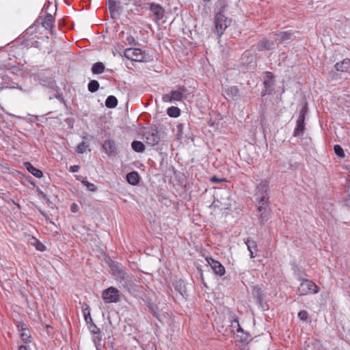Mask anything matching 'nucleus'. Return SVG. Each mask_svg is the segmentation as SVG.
<instances>
[{"label": "nucleus", "mask_w": 350, "mask_h": 350, "mask_svg": "<svg viewBox=\"0 0 350 350\" xmlns=\"http://www.w3.org/2000/svg\"><path fill=\"white\" fill-rule=\"evenodd\" d=\"M122 33V42L125 45H138L137 41L135 40V38L129 33Z\"/></svg>", "instance_id": "obj_27"}, {"label": "nucleus", "mask_w": 350, "mask_h": 350, "mask_svg": "<svg viewBox=\"0 0 350 350\" xmlns=\"http://www.w3.org/2000/svg\"><path fill=\"white\" fill-rule=\"evenodd\" d=\"M124 55L129 59L135 62L145 61L146 54L139 48H128L124 51Z\"/></svg>", "instance_id": "obj_8"}, {"label": "nucleus", "mask_w": 350, "mask_h": 350, "mask_svg": "<svg viewBox=\"0 0 350 350\" xmlns=\"http://www.w3.org/2000/svg\"><path fill=\"white\" fill-rule=\"evenodd\" d=\"M118 99L114 96H109L105 100V106L107 108L112 109L117 106Z\"/></svg>", "instance_id": "obj_30"}, {"label": "nucleus", "mask_w": 350, "mask_h": 350, "mask_svg": "<svg viewBox=\"0 0 350 350\" xmlns=\"http://www.w3.org/2000/svg\"><path fill=\"white\" fill-rule=\"evenodd\" d=\"M39 211L43 216L46 217V215L43 211H42L41 210H40Z\"/></svg>", "instance_id": "obj_55"}, {"label": "nucleus", "mask_w": 350, "mask_h": 350, "mask_svg": "<svg viewBox=\"0 0 350 350\" xmlns=\"http://www.w3.org/2000/svg\"><path fill=\"white\" fill-rule=\"evenodd\" d=\"M264 88L261 92V96H265L267 94H272L274 92V79L273 75L271 72H266L265 76V80L263 81Z\"/></svg>", "instance_id": "obj_10"}, {"label": "nucleus", "mask_w": 350, "mask_h": 350, "mask_svg": "<svg viewBox=\"0 0 350 350\" xmlns=\"http://www.w3.org/2000/svg\"><path fill=\"white\" fill-rule=\"evenodd\" d=\"M248 55H249V53H247L246 52L244 53L243 55V57H242V60L243 61L245 57H248Z\"/></svg>", "instance_id": "obj_54"}, {"label": "nucleus", "mask_w": 350, "mask_h": 350, "mask_svg": "<svg viewBox=\"0 0 350 350\" xmlns=\"http://www.w3.org/2000/svg\"><path fill=\"white\" fill-rule=\"evenodd\" d=\"M145 142L147 144L153 146L160 141V136L157 129H151L144 133Z\"/></svg>", "instance_id": "obj_13"}, {"label": "nucleus", "mask_w": 350, "mask_h": 350, "mask_svg": "<svg viewBox=\"0 0 350 350\" xmlns=\"http://www.w3.org/2000/svg\"><path fill=\"white\" fill-rule=\"evenodd\" d=\"M334 68L337 72H347L350 68V59L346 58L340 62H337Z\"/></svg>", "instance_id": "obj_23"}, {"label": "nucleus", "mask_w": 350, "mask_h": 350, "mask_svg": "<svg viewBox=\"0 0 350 350\" xmlns=\"http://www.w3.org/2000/svg\"><path fill=\"white\" fill-rule=\"evenodd\" d=\"M167 113L170 117L177 118L180 114V110L177 107H170L167 109Z\"/></svg>", "instance_id": "obj_32"}, {"label": "nucleus", "mask_w": 350, "mask_h": 350, "mask_svg": "<svg viewBox=\"0 0 350 350\" xmlns=\"http://www.w3.org/2000/svg\"><path fill=\"white\" fill-rule=\"evenodd\" d=\"M206 261L216 275L219 276L225 275L226 269L219 261L212 258H206Z\"/></svg>", "instance_id": "obj_14"}, {"label": "nucleus", "mask_w": 350, "mask_h": 350, "mask_svg": "<svg viewBox=\"0 0 350 350\" xmlns=\"http://www.w3.org/2000/svg\"><path fill=\"white\" fill-rule=\"evenodd\" d=\"M183 127H184V124H181V123L178 124L177 126H176V128H177L176 136H177L178 139L181 138L182 136H183Z\"/></svg>", "instance_id": "obj_47"}, {"label": "nucleus", "mask_w": 350, "mask_h": 350, "mask_svg": "<svg viewBox=\"0 0 350 350\" xmlns=\"http://www.w3.org/2000/svg\"><path fill=\"white\" fill-rule=\"evenodd\" d=\"M276 44L269 39H262L260 40L257 45L259 51H269L275 49Z\"/></svg>", "instance_id": "obj_19"}, {"label": "nucleus", "mask_w": 350, "mask_h": 350, "mask_svg": "<svg viewBox=\"0 0 350 350\" xmlns=\"http://www.w3.org/2000/svg\"><path fill=\"white\" fill-rule=\"evenodd\" d=\"M20 336L21 340L25 342L29 343L31 342V336L29 334V330L28 329V332H22L20 333Z\"/></svg>", "instance_id": "obj_42"}, {"label": "nucleus", "mask_w": 350, "mask_h": 350, "mask_svg": "<svg viewBox=\"0 0 350 350\" xmlns=\"http://www.w3.org/2000/svg\"><path fill=\"white\" fill-rule=\"evenodd\" d=\"M253 294L256 302L261 307V308L263 310H268L269 307L266 301H265L262 291L260 288L256 287L254 289Z\"/></svg>", "instance_id": "obj_15"}, {"label": "nucleus", "mask_w": 350, "mask_h": 350, "mask_svg": "<svg viewBox=\"0 0 350 350\" xmlns=\"http://www.w3.org/2000/svg\"><path fill=\"white\" fill-rule=\"evenodd\" d=\"M103 299L105 303H117L120 300L119 291L111 286L103 292Z\"/></svg>", "instance_id": "obj_11"}, {"label": "nucleus", "mask_w": 350, "mask_h": 350, "mask_svg": "<svg viewBox=\"0 0 350 350\" xmlns=\"http://www.w3.org/2000/svg\"><path fill=\"white\" fill-rule=\"evenodd\" d=\"M92 340H93V342H94V343L95 345V347H96V349L97 350H100L101 341H102L101 334H93Z\"/></svg>", "instance_id": "obj_36"}, {"label": "nucleus", "mask_w": 350, "mask_h": 350, "mask_svg": "<svg viewBox=\"0 0 350 350\" xmlns=\"http://www.w3.org/2000/svg\"><path fill=\"white\" fill-rule=\"evenodd\" d=\"M257 211L259 214L258 222L261 226H263L271 217V209L269 203L265 205L258 204Z\"/></svg>", "instance_id": "obj_12"}, {"label": "nucleus", "mask_w": 350, "mask_h": 350, "mask_svg": "<svg viewBox=\"0 0 350 350\" xmlns=\"http://www.w3.org/2000/svg\"><path fill=\"white\" fill-rule=\"evenodd\" d=\"M213 181H216L217 182L218 180L216 178V177H213V179H212Z\"/></svg>", "instance_id": "obj_57"}, {"label": "nucleus", "mask_w": 350, "mask_h": 350, "mask_svg": "<svg viewBox=\"0 0 350 350\" xmlns=\"http://www.w3.org/2000/svg\"><path fill=\"white\" fill-rule=\"evenodd\" d=\"M108 8L109 12H118L120 7L117 5L116 0H109Z\"/></svg>", "instance_id": "obj_37"}, {"label": "nucleus", "mask_w": 350, "mask_h": 350, "mask_svg": "<svg viewBox=\"0 0 350 350\" xmlns=\"http://www.w3.org/2000/svg\"><path fill=\"white\" fill-rule=\"evenodd\" d=\"M150 10L154 15V19L159 21L163 18L164 16V9L159 5L155 3H150Z\"/></svg>", "instance_id": "obj_17"}, {"label": "nucleus", "mask_w": 350, "mask_h": 350, "mask_svg": "<svg viewBox=\"0 0 350 350\" xmlns=\"http://www.w3.org/2000/svg\"><path fill=\"white\" fill-rule=\"evenodd\" d=\"M83 312L84 319H85L87 325L93 322V320L91 317L90 311L88 307H87L85 309H83Z\"/></svg>", "instance_id": "obj_40"}, {"label": "nucleus", "mask_w": 350, "mask_h": 350, "mask_svg": "<svg viewBox=\"0 0 350 350\" xmlns=\"http://www.w3.org/2000/svg\"><path fill=\"white\" fill-rule=\"evenodd\" d=\"M109 13H110L111 17L112 18H115L116 16V14H118V12H109Z\"/></svg>", "instance_id": "obj_52"}, {"label": "nucleus", "mask_w": 350, "mask_h": 350, "mask_svg": "<svg viewBox=\"0 0 350 350\" xmlns=\"http://www.w3.org/2000/svg\"><path fill=\"white\" fill-rule=\"evenodd\" d=\"M232 202L230 191L227 189L220 188L215 192L214 200L211 207L228 210L232 206Z\"/></svg>", "instance_id": "obj_1"}, {"label": "nucleus", "mask_w": 350, "mask_h": 350, "mask_svg": "<svg viewBox=\"0 0 350 350\" xmlns=\"http://www.w3.org/2000/svg\"><path fill=\"white\" fill-rule=\"evenodd\" d=\"M24 165L27 170L34 176H36V178L42 177V172L40 170L36 168L31 163L25 162Z\"/></svg>", "instance_id": "obj_24"}, {"label": "nucleus", "mask_w": 350, "mask_h": 350, "mask_svg": "<svg viewBox=\"0 0 350 350\" xmlns=\"http://www.w3.org/2000/svg\"><path fill=\"white\" fill-rule=\"evenodd\" d=\"M70 211L72 213H77L79 211V206L76 203L73 202L70 205Z\"/></svg>", "instance_id": "obj_49"}, {"label": "nucleus", "mask_w": 350, "mask_h": 350, "mask_svg": "<svg viewBox=\"0 0 350 350\" xmlns=\"http://www.w3.org/2000/svg\"><path fill=\"white\" fill-rule=\"evenodd\" d=\"M18 350H27V347H26V346H25V345H21V346L18 347Z\"/></svg>", "instance_id": "obj_53"}, {"label": "nucleus", "mask_w": 350, "mask_h": 350, "mask_svg": "<svg viewBox=\"0 0 350 350\" xmlns=\"http://www.w3.org/2000/svg\"><path fill=\"white\" fill-rule=\"evenodd\" d=\"M99 87V83L96 80H91L88 85V91L92 93L96 92Z\"/></svg>", "instance_id": "obj_34"}, {"label": "nucleus", "mask_w": 350, "mask_h": 350, "mask_svg": "<svg viewBox=\"0 0 350 350\" xmlns=\"http://www.w3.org/2000/svg\"><path fill=\"white\" fill-rule=\"evenodd\" d=\"M187 92L185 86H180L177 90H172L168 94H164L162 100L165 103H173L182 101L185 98V94Z\"/></svg>", "instance_id": "obj_5"}, {"label": "nucleus", "mask_w": 350, "mask_h": 350, "mask_svg": "<svg viewBox=\"0 0 350 350\" xmlns=\"http://www.w3.org/2000/svg\"><path fill=\"white\" fill-rule=\"evenodd\" d=\"M18 331L21 333L22 332H28V326L23 322H18L16 325Z\"/></svg>", "instance_id": "obj_43"}, {"label": "nucleus", "mask_w": 350, "mask_h": 350, "mask_svg": "<svg viewBox=\"0 0 350 350\" xmlns=\"http://www.w3.org/2000/svg\"><path fill=\"white\" fill-rule=\"evenodd\" d=\"M82 183L90 191H95L96 190V187L93 183H91L88 180H83Z\"/></svg>", "instance_id": "obj_44"}, {"label": "nucleus", "mask_w": 350, "mask_h": 350, "mask_svg": "<svg viewBox=\"0 0 350 350\" xmlns=\"http://www.w3.org/2000/svg\"><path fill=\"white\" fill-rule=\"evenodd\" d=\"M80 167L79 165H72L70 167V172H77L79 170Z\"/></svg>", "instance_id": "obj_50"}, {"label": "nucleus", "mask_w": 350, "mask_h": 350, "mask_svg": "<svg viewBox=\"0 0 350 350\" xmlns=\"http://www.w3.org/2000/svg\"><path fill=\"white\" fill-rule=\"evenodd\" d=\"M36 77L40 85L51 89H55L56 83L51 77L50 72H40L36 75Z\"/></svg>", "instance_id": "obj_9"}, {"label": "nucleus", "mask_w": 350, "mask_h": 350, "mask_svg": "<svg viewBox=\"0 0 350 350\" xmlns=\"http://www.w3.org/2000/svg\"><path fill=\"white\" fill-rule=\"evenodd\" d=\"M334 150L335 154L340 158L345 157V152L341 146L336 144L334 146Z\"/></svg>", "instance_id": "obj_41"}, {"label": "nucleus", "mask_w": 350, "mask_h": 350, "mask_svg": "<svg viewBox=\"0 0 350 350\" xmlns=\"http://www.w3.org/2000/svg\"><path fill=\"white\" fill-rule=\"evenodd\" d=\"M308 104H303L296 121V125L293 131V136L295 137H302L306 131V116L308 113Z\"/></svg>", "instance_id": "obj_3"}, {"label": "nucleus", "mask_w": 350, "mask_h": 350, "mask_svg": "<svg viewBox=\"0 0 350 350\" xmlns=\"http://www.w3.org/2000/svg\"><path fill=\"white\" fill-rule=\"evenodd\" d=\"M116 280L120 284V287L123 288L130 294L136 291L137 285L134 282L133 276L132 274L128 273L126 270L119 273V275L116 278Z\"/></svg>", "instance_id": "obj_2"}, {"label": "nucleus", "mask_w": 350, "mask_h": 350, "mask_svg": "<svg viewBox=\"0 0 350 350\" xmlns=\"http://www.w3.org/2000/svg\"><path fill=\"white\" fill-rule=\"evenodd\" d=\"M298 317L303 321H306L308 319V313L306 310H301L298 312Z\"/></svg>", "instance_id": "obj_45"}, {"label": "nucleus", "mask_w": 350, "mask_h": 350, "mask_svg": "<svg viewBox=\"0 0 350 350\" xmlns=\"http://www.w3.org/2000/svg\"><path fill=\"white\" fill-rule=\"evenodd\" d=\"M90 144L84 141L78 144L76 148V152L79 154H83L88 149Z\"/></svg>", "instance_id": "obj_35"}, {"label": "nucleus", "mask_w": 350, "mask_h": 350, "mask_svg": "<svg viewBox=\"0 0 350 350\" xmlns=\"http://www.w3.org/2000/svg\"><path fill=\"white\" fill-rule=\"evenodd\" d=\"M215 26L216 32L219 37H221L226 28L230 25L231 21L221 12H217L215 15Z\"/></svg>", "instance_id": "obj_6"}, {"label": "nucleus", "mask_w": 350, "mask_h": 350, "mask_svg": "<svg viewBox=\"0 0 350 350\" xmlns=\"http://www.w3.org/2000/svg\"><path fill=\"white\" fill-rule=\"evenodd\" d=\"M174 287L184 298L188 296L186 285L183 280H176L174 282Z\"/></svg>", "instance_id": "obj_22"}, {"label": "nucleus", "mask_w": 350, "mask_h": 350, "mask_svg": "<svg viewBox=\"0 0 350 350\" xmlns=\"http://www.w3.org/2000/svg\"><path fill=\"white\" fill-rule=\"evenodd\" d=\"M204 1H206V2H208L210 1L211 0H203Z\"/></svg>", "instance_id": "obj_58"}, {"label": "nucleus", "mask_w": 350, "mask_h": 350, "mask_svg": "<svg viewBox=\"0 0 350 350\" xmlns=\"http://www.w3.org/2000/svg\"><path fill=\"white\" fill-rule=\"evenodd\" d=\"M3 89V87L2 85V83H0V92Z\"/></svg>", "instance_id": "obj_56"}, {"label": "nucleus", "mask_w": 350, "mask_h": 350, "mask_svg": "<svg viewBox=\"0 0 350 350\" xmlns=\"http://www.w3.org/2000/svg\"><path fill=\"white\" fill-rule=\"evenodd\" d=\"M319 291V287L312 280L303 279L300 286L297 289L299 295H306L308 294H316Z\"/></svg>", "instance_id": "obj_7"}, {"label": "nucleus", "mask_w": 350, "mask_h": 350, "mask_svg": "<svg viewBox=\"0 0 350 350\" xmlns=\"http://www.w3.org/2000/svg\"><path fill=\"white\" fill-rule=\"evenodd\" d=\"M151 310L152 312V314L154 317H157L156 310H154V307L152 306L151 308Z\"/></svg>", "instance_id": "obj_51"}, {"label": "nucleus", "mask_w": 350, "mask_h": 350, "mask_svg": "<svg viewBox=\"0 0 350 350\" xmlns=\"http://www.w3.org/2000/svg\"><path fill=\"white\" fill-rule=\"evenodd\" d=\"M114 339L112 337L109 336L107 340L105 342L104 346L107 350H114Z\"/></svg>", "instance_id": "obj_38"}, {"label": "nucleus", "mask_w": 350, "mask_h": 350, "mask_svg": "<svg viewBox=\"0 0 350 350\" xmlns=\"http://www.w3.org/2000/svg\"><path fill=\"white\" fill-rule=\"evenodd\" d=\"M234 334L237 340L241 342H246L250 340V334L247 332H245L242 327L241 329L236 330Z\"/></svg>", "instance_id": "obj_25"}, {"label": "nucleus", "mask_w": 350, "mask_h": 350, "mask_svg": "<svg viewBox=\"0 0 350 350\" xmlns=\"http://www.w3.org/2000/svg\"><path fill=\"white\" fill-rule=\"evenodd\" d=\"M105 152L109 157H113L117 154V148L116 144L111 139H107L103 144Z\"/></svg>", "instance_id": "obj_16"}, {"label": "nucleus", "mask_w": 350, "mask_h": 350, "mask_svg": "<svg viewBox=\"0 0 350 350\" xmlns=\"http://www.w3.org/2000/svg\"><path fill=\"white\" fill-rule=\"evenodd\" d=\"M254 198L258 204L265 205L269 203V183L267 180L261 181L257 185Z\"/></svg>", "instance_id": "obj_4"}, {"label": "nucleus", "mask_w": 350, "mask_h": 350, "mask_svg": "<svg viewBox=\"0 0 350 350\" xmlns=\"http://www.w3.org/2000/svg\"><path fill=\"white\" fill-rule=\"evenodd\" d=\"M244 242L246 244L247 250L250 252V258H254L255 257L254 254H256V252L258 251L257 244L256 241L248 237L246 239H244Z\"/></svg>", "instance_id": "obj_21"}, {"label": "nucleus", "mask_w": 350, "mask_h": 350, "mask_svg": "<svg viewBox=\"0 0 350 350\" xmlns=\"http://www.w3.org/2000/svg\"><path fill=\"white\" fill-rule=\"evenodd\" d=\"M32 28H33V26L30 27L28 29V30H30V29H32Z\"/></svg>", "instance_id": "obj_59"}, {"label": "nucleus", "mask_w": 350, "mask_h": 350, "mask_svg": "<svg viewBox=\"0 0 350 350\" xmlns=\"http://www.w3.org/2000/svg\"><path fill=\"white\" fill-rule=\"evenodd\" d=\"M231 327L233 329L234 333L236 332V330L241 329V328L239 322L237 319H234L231 321Z\"/></svg>", "instance_id": "obj_46"}, {"label": "nucleus", "mask_w": 350, "mask_h": 350, "mask_svg": "<svg viewBox=\"0 0 350 350\" xmlns=\"http://www.w3.org/2000/svg\"><path fill=\"white\" fill-rule=\"evenodd\" d=\"M126 180L129 184L136 185L139 183V176L137 172L133 171L126 175Z\"/></svg>", "instance_id": "obj_28"}, {"label": "nucleus", "mask_w": 350, "mask_h": 350, "mask_svg": "<svg viewBox=\"0 0 350 350\" xmlns=\"http://www.w3.org/2000/svg\"><path fill=\"white\" fill-rule=\"evenodd\" d=\"M224 93L228 98L232 100H237L239 98V89L237 86H229L226 88Z\"/></svg>", "instance_id": "obj_18"}, {"label": "nucleus", "mask_w": 350, "mask_h": 350, "mask_svg": "<svg viewBox=\"0 0 350 350\" xmlns=\"http://www.w3.org/2000/svg\"><path fill=\"white\" fill-rule=\"evenodd\" d=\"M55 19L51 14L47 13L43 21L42 22V25L47 30L51 31V33L53 34V28L54 27Z\"/></svg>", "instance_id": "obj_20"}, {"label": "nucleus", "mask_w": 350, "mask_h": 350, "mask_svg": "<svg viewBox=\"0 0 350 350\" xmlns=\"http://www.w3.org/2000/svg\"><path fill=\"white\" fill-rule=\"evenodd\" d=\"M42 193L43 194L44 198H46V195H44L43 193Z\"/></svg>", "instance_id": "obj_60"}, {"label": "nucleus", "mask_w": 350, "mask_h": 350, "mask_svg": "<svg viewBox=\"0 0 350 350\" xmlns=\"http://www.w3.org/2000/svg\"><path fill=\"white\" fill-rule=\"evenodd\" d=\"M36 248L37 250L38 251H44L45 250V246L44 244H42L40 241H39L38 240L36 239Z\"/></svg>", "instance_id": "obj_48"}, {"label": "nucleus", "mask_w": 350, "mask_h": 350, "mask_svg": "<svg viewBox=\"0 0 350 350\" xmlns=\"http://www.w3.org/2000/svg\"><path fill=\"white\" fill-rule=\"evenodd\" d=\"M88 327L92 335L100 334V329L96 326V325L94 322H92L91 323L88 324Z\"/></svg>", "instance_id": "obj_39"}, {"label": "nucleus", "mask_w": 350, "mask_h": 350, "mask_svg": "<svg viewBox=\"0 0 350 350\" xmlns=\"http://www.w3.org/2000/svg\"><path fill=\"white\" fill-rule=\"evenodd\" d=\"M274 35L277 36L275 41H278V44L287 41L291 39L292 37V33L290 31H281Z\"/></svg>", "instance_id": "obj_26"}, {"label": "nucleus", "mask_w": 350, "mask_h": 350, "mask_svg": "<svg viewBox=\"0 0 350 350\" xmlns=\"http://www.w3.org/2000/svg\"><path fill=\"white\" fill-rule=\"evenodd\" d=\"M132 149L137 152H142L145 150L144 144L140 142L135 140L131 143Z\"/></svg>", "instance_id": "obj_31"}, {"label": "nucleus", "mask_w": 350, "mask_h": 350, "mask_svg": "<svg viewBox=\"0 0 350 350\" xmlns=\"http://www.w3.org/2000/svg\"><path fill=\"white\" fill-rule=\"evenodd\" d=\"M111 267L114 272L116 278L119 275V273L124 272L126 270L122 265L118 262H113Z\"/></svg>", "instance_id": "obj_33"}, {"label": "nucleus", "mask_w": 350, "mask_h": 350, "mask_svg": "<svg viewBox=\"0 0 350 350\" xmlns=\"http://www.w3.org/2000/svg\"><path fill=\"white\" fill-rule=\"evenodd\" d=\"M105 65L102 62H96L93 64L92 67V72L94 75H98L103 73L105 71Z\"/></svg>", "instance_id": "obj_29"}]
</instances>
